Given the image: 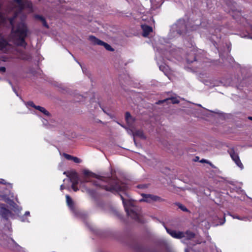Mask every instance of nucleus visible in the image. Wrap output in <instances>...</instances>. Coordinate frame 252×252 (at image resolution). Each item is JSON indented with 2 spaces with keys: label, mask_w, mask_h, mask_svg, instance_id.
I'll list each match as a JSON object with an SVG mask.
<instances>
[{
  "label": "nucleus",
  "mask_w": 252,
  "mask_h": 252,
  "mask_svg": "<svg viewBox=\"0 0 252 252\" xmlns=\"http://www.w3.org/2000/svg\"><path fill=\"white\" fill-rule=\"evenodd\" d=\"M83 174L86 177H93L98 179V181H94V184L96 186H99L107 191L117 192L126 189V185L117 179H105L99 177L93 172L88 170L83 171Z\"/></svg>",
  "instance_id": "1"
},
{
  "label": "nucleus",
  "mask_w": 252,
  "mask_h": 252,
  "mask_svg": "<svg viewBox=\"0 0 252 252\" xmlns=\"http://www.w3.org/2000/svg\"><path fill=\"white\" fill-rule=\"evenodd\" d=\"M121 199L128 216L136 221H140L139 209L135 206L134 203L131 200L127 194L125 196L120 195Z\"/></svg>",
  "instance_id": "2"
},
{
  "label": "nucleus",
  "mask_w": 252,
  "mask_h": 252,
  "mask_svg": "<svg viewBox=\"0 0 252 252\" xmlns=\"http://www.w3.org/2000/svg\"><path fill=\"white\" fill-rule=\"evenodd\" d=\"M142 198L140 201L146 202L147 203H151L154 202H162L164 199L160 197L150 194H142Z\"/></svg>",
  "instance_id": "3"
},
{
  "label": "nucleus",
  "mask_w": 252,
  "mask_h": 252,
  "mask_svg": "<svg viewBox=\"0 0 252 252\" xmlns=\"http://www.w3.org/2000/svg\"><path fill=\"white\" fill-rule=\"evenodd\" d=\"M228 153L229 154L230 157L236 164L241 169H243L244 168V166L240 159L238 153L235 152L234 148H230L228 150Z\"/></svg>",
  "instance_id": "4"
},
{
  "label": "nucleus",
  "mask_w": 252,
  "mask_h": 252,
  "mask_svg": "<svg viewBox=\"0 0 252 252\" xmlns=\"http://www.w3.org/2000/svg\"><path fill=\"white\" fill-rule=\"evenodd\" d=\"M177 30V32L180 35L186 33L187 31V27L185 24V22L184 20H179L177 21L175 25Z\"/></svg>",
  "instance_id": "5"
},
{
  "label": "nucleus",
  "mask_w": 252,
  "mask_h": 252,
  "mask_svg": "<svg viewBox=\"0 0 252 252\" xmlns=\"http://www.w3.org/2000/svg\"><path fill=\"white\" fill-rule=\"evenodd\" d=\"M0 216L3 219L7 220L9 218L12 217V213L5 207L4 205H2L0 207Z\"/></svg>",
  "instance_id": "6"
},
{
  "label": "nucleus",
  "mask_w": 252,
  "mask_h": 252,
  "mask_svg": "<svg viewBox=\"0 0 252 252\" xmlns=\"http://www.w3.org/2000/svg\"><path fill=\"white\" fill-rule=\"evenodd\" d=\"M66 202L67 206L70 208V210L76 215H78L77 210L75 207L74 203L73 200L68 195H65Z\"/></svg>",
  "instance_id": "7"
},
{
  "label": "nucleus",
  "mask_w": 252,
  "mask_h": 252,
  "mask_svg": "<svg viewBox=\"0 0 252 252\" xmlns=\"http://www.w3.org/2000/svg\"><path fill=\"white\" fill-rule=\"evenodd\" d=\"M167 232L172 237L180 239L185 237L184 233L180 231H176L175 230H171L164 226Z\"/></svg>",
  "instance_id": "8"
},
{
  "label": "nucleus",
  "mask_w": 252,
  "mask_h": 252,
  "mask_svg": "<svg viewBox=\"0 0 252 252\" xmlns=\"http://www.w3.org/2000/svg\"><path fill=\"white\" fill-rule=\"evenodd\" d=\"M134 249L137 252H157L155 249L145 247L140 245L136 246Z\"/></svg>",
  "instance_id": "9"
},
{
  "label": "nucleus",
  "mask_w": 252,
  "mask_h": 252,
  "mask_svg": "<svg viewBox=\"0 0 252 252\" xmlns=\"http://www.w3.org/2000/svg\"><path fill=\"white\" fill-rule=\"evenodd\" d=\"M18 57L19 59L25 61H29L32 59V56L30 54L23 51L18 52Z\"/></svg>",
  "instance_id": "10"
},
{
  "label": "nucleus",
  "mask_w": 252,
  "mask_h": 252,
  "mask_svg": "<svg viewBox=\"0 0 252 252\" xmlns=\"http://www.w3.org/2000/svg\"><path fill=\"white\" fill-rule=\"evenodd\" d=\"M63 174L66 175L67 177L69 178L71 182H72V181H74V180L75 181L78 180V178L77 173L74 171H72L70 173L65 171L63 172Z\"/></svg>",
  "instance_id": "11"
},
{
  "label": "nucleus",
  "mask_w": 252,
  "mask_h": 252,
  "mask_svg": "<svg viewBox=\"0 0 252 252\" xmlns=\"http://www.w3.org/2000/svg\"><path fill=\"white\" fill-rule=\"evenodd\" d=\"M171 101L173 104L178 103L179 102V100L177 97H172L170 98H168L162 100H159L156 103L158 104H159L165 102H169Z\"/></svg>",
  "instance_id": "12"
},
{
  "label": "nucleus",
  "mask_w": 252,
  "mask_h": 252,
  "mask_svg": "<svg viewBox=\"0 0 252 252\" xmlns=\"http://www.w3.org/2000/svg\"><path fill=\"white\" fill-rule=\"evenodd\" d=\"M142 29L143 31L142 35L144 37H147L152 32V27L147 25H142Z\"/></svg>",
  "instance_id": "13"
},
{
  "label": "nucleus",
  "mask_w": 252,
  "mask_h": 252,
  "mask_svg": "<svg viewBox=\"0 0 252 252\" xmlns=\"http://www.w3.org/2000/svg\"><path fill=\"white\" fill-rule=\"evenodd\" d=\"M138 137L141 139H146V136H145L143 131L141 130H135L134 131V134L133 136V141L135 143V137Z\"/></svg>",
  "instance_id": "14"
},
{
  "label": "nucleus",
  "mask_w": 252,
  "mask_h": 252,
  "mask_svg": "<svg viewBox=\"0 0 252 252\" xmlns=\"http://www.w3.org/2000/svg\"><path fill=\"white\" fill-rule=\"evenodd\" d=\"M126 121L127 124L130 126L132 125L133 122L135 121V119L131 116L130 114L128 112L126 113Z\"/></svg>",
  "instance_id": "15"
},
{
  "label": "nucleus",
  "mask_w": 252,
  "mask_h": 252,
  "mask_svg": "<svg viewBox=\"0 0 252 252\" xmlns=\"http://www.w3.org/2000/svg\"><path fill=\"white\" fill-rule=\"evenodd\" d=\"M89 40L91 43L94 45H101L102 41L97 39L95 36L91 35L89 37Z\"/></svg>",
  "instance_id": "16"
},
{
  "label": "nucleus",
  "mask_w": 252,
  "mask_h": 252,
  "mask_svg": "<svg viewBox=\"0 0 252 252\" xmlns=\"http://www.w3.org/2000/svg\"><path fill=\"white\" fill-rule=\"evenodd\" d=\"M34 17L36 19L40 20L42 22L43 26L47 28H49L48 25L43 16L39 15H35Z\"/></svg>",
  "instance_id": "17"
},
{
  "label": "nucleus",
  "mask_w": 252,
  "mask_h": 252,
  "mask_svg": "<svg viewBox=\"0 0 252 252\" xmlns=\"http://www.w3.org/2000/svg\"><path fill=\"white\" fill-rule=\"evenodd\" d=\"M117 123L121 125L122 127H123L124 128H125L126 130V131L128 133V134L130 135H132L133 137L134 136V131L135 130L132 129V128H128L127 127H126V126H124L123 125L120 124L119 123L117 122Z\"/></svg>",
  "instance_id": "18"
},
{
  "label": "nucleus",
  "mask_w": 252,
  "mask_h": 252,
  "mask_svg": "<svg viewBox=\"0 0 252 252\" xmlns=\"http://www.w3.org/2000/svg\"><path fill=\"white\" fill-rule=\"evenodd\" d=\"M36 109L39 110V111H40L41 112H42V113L45 114V115L49 116V114H50L49 112L47 111L43 107H41V106H37V107H36Z\"/></svg>",
  "instance_id": "19"
},
{
  "label": "nucleus",
  "mask_w": 252,
  "mask_h": 252,
  "mask_svg": "<svg viewBox=\"0 0 252 252\" xmlns=\"http://www.w3.org/2000/svg\"><path fill=\"white\" fill-rule=\"evenodd\" d=\"M184 237H187L188 239H190L193 238L194 236V234L193 232L189 231H187L186 233H184Z\"/></svg>",
  "instance_id": "20"
},
{
  "label": "nucleus",
  "mask_w": 252,
  "mask_h": 252,
  "mask_svg": "<svg viewBox=\"0 0 252 252\" xmlns=\"http://www.w3.org/2000/svg\"><path fill=\"white\" fill-rule=\"evenodd\" d=\"M101 46H103L108 51H113V49L108 44L102 41V43L101 44Z\"/></svg>",
  "instance_id": "21"
},
{
  "label": "nucleus",
  "mask_w": 252,
  "mask_h": 252,
  "mask_svg": "<svg viewBox=\"0 0 252 252\" xmlns=\"http://www.w3.org/2000/svg\"><path fill=\"white\" fill-rule=\"evenodd\" d=\"M2 198L5 202L9 203L11 205L13 206V205H15V203L13 201L6 197L5 195L2 196Z\"/></svg>",
  "instance_id": "22"
},
{
  "label": "nucleus",
  "mask_w": 252,
  "mask_h": 252,
  "mask_svg": "<svg viewBox=\"0 0 252 252\" xmlns=\"http://www.w3.org/2000/svg\"><path fill=\"white\" fill-rule=\"evenodd\" d=\"M196 60V57H191L190 56H189L187 58V61L189 63H192L193 61Z\"/></svg>",
  "instance_id": "23"
},
{
  "label": "nucleus",
  "mask_w": 252,
  "mask_h": 252,
  "mask_svg": "<svg viewBox=\"0 0 252 252\" xmlns=\"http://www.w3.org/2000/svg\"><path fill=\"white\" fill-rule=\"evenodd\" d=\"M177 205H178V207L182 211H183L184 212L188 211V209L184 205H183L180 203L177 204Z\"/></svg>",
  "instance_id": "24"
},
{
  "label": "nucleus",
  "mask_w": 252,
  "mask_h": 252,
  "mask_svg": "<svg viewBox=\"0 0 252 252\" xmlns=\"http://www.w3.org/2000/svg\"><path fill=\"white\" fill-rule=\"evenodd\" d=\"M233 219H237L239 220H246L247 218L246 217H240L238 216H232Z\"/></svg>",
  "instance_id": "25"
},
{
  "label": "nucleus",
  "mask_w": 252,
  "mask_h": 252,
  "mask_svg": "<svg viewBox=\"0 0 252 252\" xmlns=\"http://www.w3.org/2000/svg\"><path fill=\"white\" fill-rule=\"evenodd\" d=\"M27 105L29 106H31L32 107L36 109V107L37 106L35 105L32 101H29L27 103Z\"/></svg>",
  "instance_id": "26"
},
{
  "label": "nucleus",
  "mask_w": 252,
  "mask_h": 252,
  "mask_svg": "<svg viewBox=\"0 0 252 252\" xmlns=\"http://www.w3.org/2000/svg\"><path fill=\"white\" fill-rule=\"evenodd\" d=\"M64 157L68 160H72L73 156H71L67 154H63Z\"/></svg>",
  "instance_id": "27"
},
{
  "label": "nucleus",
  "mask_w": 252,
  "mask_h": 252,
  "mask_svg": "<svg viewBox=\"0 0 252 252\" xmlns=\"http://www.w3.org/2000/svg\"><path fill=\"white\" fill-rule=\"evenodd\" d=\"M72 160H73L74 162L77 163H80L81 161V160L80 158H79L77 157H73Z\"/></svg>",
  "instance_id": "28"
},
{
  "label": "nucleus",
  "mask_w": 252,
  "mask_h": 252,
  "mask_svg": "<svg viewBox=\"0 0 252 252\" xmlns=\"http://www.w3.org/2000/svg\"><path fill=\"white\" fill-rule=\"evenodd\" d=\"M137 187L139 189H145L147 188V185L146 184L139 185Z\"/></svg>",
  "instance_id": "29"
},
{
  "label": "nucleus",
  "mask_w": 252,
  "mask_h": 252,
  "mask_svg": "<svg viewBox=\"0 0 252 252\" xmlns=\"http://www.w3.org/2000/svg\"><path fill=\"white\" fill-rule=\"evenodd\" d=\"M42 122H43V124L44 126H45L46 127H49V126H48V125H47V121H46V120H42Z\"/></svg>",
  "instance_id": "30"
},
{
  "label": "nucleus",
  "mask_w": 252,
  "mask_h": 252,
  "mask_svg": "<svg viewBox=\"0 0 252 252\" xmlns=\"http://www.w3.org/2000/svg\"><path fill=\"white\" fill-rule=\"evenodd\" d=\"M71 188L74 191H76L78 190V189L76 187V186L72 185Z\"/></svg>",
  "instance_id": "31"
},
{
  "label": "nucleus",
  "mask_w": 252,
  "mask_h": 252,
  "mask_svg": "<svg viewBox=\"0 0 252 252\" xmlns=\"http://www.w3.org/2000/svg\"><path fill=\"white\" fill-rule=\"evenodd\" d=\"M9 243H11V244H14V245H15L16 246H18L17 244L14 242V241L13 239L9 240Z\"/></svg>",
  "instance_id": "32"
},
{
  "label": "nucleus",
  "mask_w": 252,
  "mask_h": 252,
  "mask_svg": "<svg viewBox=\"0 0 252 252\" xmlns=\"http://www.w3.org/2000/svg\"><path fill=\"white\" fill-rule=\"evenodd\" d=\"M78 180H76V181H72L71 183H72V185H74L75 186H76L78 184Z\"/></svg>",
  "instance_id": "33"
},
{
  "label": "nucleus",
  "mask_w": 252,
  "mask_h": 252,
  "mask_svg": "<svg viewBox=\"0 0 252 252\" xmlns=\"http://www.w3.org/2000/svg\"><path fill=\"white\" fill-rule=\"evenodd\" d=\"M200 162H202V163H204V162H205V163H209V161L206 160V159H202L200 160Z\"/></svg>",
  "instance_id": "34"
},
{
  "label": "nucleus",
  "mask_w": 252,
  "mask_h": 252,
  "mask_svg": "<svg viewBox=\"0 0 252 252\" xmlns=\"http://www.w3.org/2000/svg\"><path fill=\"white\" fill-rule=\"evenodd\" d=\"M0 184H6V182L3 179H0Z\"/></svg>",
  "instance_id": "35"
},
{
  "label": "nucleus",
  "mask_w": 252,
  "mask_h": 252,
  "mask_svg": "<svg viewBox=\"0 0 252 252\" xmlns=\"http://www.w3.org/2000/svg\"><path fill=\"white\" fill-rule=\"evenodd\" d=\"M165 68V67L164 66H162V65L159 66V69L161 70H162L163 71H164V68Z\"/></svg>",
  "instance_id": "36"
},
{
  "label": "nucleus",
  "mask_w": 252,
  "mask_h": 252,
  "mask_svg": "<svg viewBox=\"0 0 252 252\" xmlns=\"http://www.w3.org/2000/svg\"><path fill=\"white\" fill-rule=\"evenodd\" d=\"M89 181H89L88 179L86 178V179H85L83 180V181H82V182H83V183H85V182H89Z\"/></svg>",
  "instance_id": "37"
},
{
  "label": "nucleus",
  "mask_w": 252,
  "mask_h": 252,
  "mask_svg": "<svg viewBox=\"0 0 252 252\" xmlns=\"http://www.w3.org/2000/svg\"><path fill=\"white\" fill-rule=\"evenodd\" d=\"M64 189V187L63 185H62L60 187V189L61 190H63Z\"/></svg>",
  "instance_id": "38"
},
{
  "label": "nucleus",
  "mask_w": 252,
  "mask_h": 252,
  "mask_svg": "<svg viewBox=\"0 0 252 252\" xmlns=\"http://www.w3.org/2000/svg\"><path fill=\"white\" fill-rule=\"evenodd\" d=\"M208 163V164H209V165H210V166H211L212 167H213V168H215V167L214 166V165H213L211 162H210V161H209V163Z\"/></svg>",
  "instance_id": "39"
},
{
  "label": "nucleus",
  "mask_w": 252,
  "mask_h": 252,
  "mask_svg": "<svg viewBox=\"0 0 252 252\" xmlns=\"http://www.w3.org/2000/svg\"><path fill=\"white\" fill-rule=\"evenodd\" d=\"M30 215V212L27 211V212H25V215L28 216V215Z\"/></svg>",
  "instance_id": "40"
},
{
  "label": "nucleus",
  "mask_w": 252,
  "mask_h": 252,
  "mask_svg": "<svg viewBox=\"0 0 252 252\" xmlns=\"http://www.w3.org/2000/svg\"><path fill=\"white\" fill-rule=\"evenodd\" d=\"M7 81H8V82L9 83V84L11 86H12V83H11V82L10 81H9V80H7Z\"/></svg>",
  "instance_id": "41"
},
{
  "label": "nucleus",
  "mask_w": 252,
  "mask_h": 252,
  "mask_svg": "<svg viewBox=\"0 0 252 252\" xmlns=\"http://www.w3.org/2000/svg\"><path fill=\"white\" fill-rule=\"evenodd\" d=\"M248 119L250 120H252V117H248Z\"/></svg>",
  "instance_id": "42"
},
{
  "label": "nucleus",
  "mask_w": 252,
  "mask_h": 252,
  "mask_svg": "<svg viewBox=\"0 0 252 252\" xmlns=\"http://www.w3.org/2000/svg\"><path fill=\"white\" fill-rule=\"evenodd\" d=\"M249 38L250 39H252V36H249Z\"/></svg>",
  "instance_id": "43"
},
{
  "label": "nucleus",
  "mask_w": 252,
  "mask_h": 252,
  "mask_svg": "<svg viewBox=\"0 0 252 252\" xmlns=\"http://www.w3.org/2000/svg\"><path fill=\"white\" fill-rule=\"evenodd\" d=\"M185 252H188V250H185Z\"/></svg>",
  "instance_id": "44"
},
{
  "label": "nucleus",
  "mask_w": 252,
  "mask_h": 252,
  "mask_svg": "<svg viewBox=\"0 0 252 252\" xmlns=\"http://www.w3.org/2000/svg\"><path fill=\"white\" fill-rule=\"evenodd\" d=\"M0 80H1V78L0 77Z\"/></svg>",
  "instance_id": "45"
}]
</instances>
